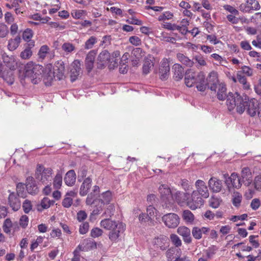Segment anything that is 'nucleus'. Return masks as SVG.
Segmentation results:
<instances>
[{"mask_svg": "<svg viewBox=\"0 0 261 261\" xmlns=\"http://www.w3.org/2000/svg\"><path fill=\"white\" fill-rule=\"evenodd\" d=\"M159 78L162 81L167 80L170 74V66L168 60L164 58L161 61L159 68Z\"/></svg>", "mask_w": 261, "mask_h": 261, "instance_id": "8", "label": "nucleus"}, {"mask_svg": "<svg viewBox=\"0 0 261 261\" xmlns=\"http://www.w3.org/2000/svg\"><path fill=\"white\" fill-rule=\"evenodd\" d=\"M227 106L229 111L236 107L237 112L242 114L245 110L251 117H254L261 111L258 101L255 98H250L247 95L241 96L238 92L230 93L227 96Z\"/></svg>", "mask_w": 261, "mask_h": 261, "instance_id": "1", "label": "nucleus"}, {"mask_svg": "<svg viewBox=\"0 0 261 261\" xmlns=\"http://www.w3.org/2000/svg\"><path fill=\"white\" fill-rule=\"evenodd\" d=\"M25 185L26 189L29 194L35 195L38 193L39 189L33 177H28L26 179Z\"/></svg>", "mask_w": 261, "mask_h": 261, "instance_id": "15", "label": "nucleus"}, {"mask_svg": "<svg viewBox=\"0 0 261 261\" xmlns=\"http://www.w3.org/2000/svg\"><path fill=\"white\" fill-rule=\"evenodd\" d=\"M206 81L207 84V88L216 92L218 85H219L217 73L214 71L211 72L207 77Z\"/></svg>", "mask_w": 261, "mask_h": 261, "instance_id": "9", "label": "nucleus"}, {"mask_svg": "<svg viewBox=\"0 0 261 261\" xmlns=\"http://www.w3.org/2000/svg\"><path fill=\"white\" fill-rule=\"evenodd\" d=\"M65 66L64 63L62 61L56 62L54 67V72L58 80H61L64 76Z\"/></svg>", "mask_w": 261, "mask_h": 261, "instance_id": "20", "label": "nucleus"}, {"mask_svg": "<svg viewBox=\"0 0 261 261\" xmlns=\"http://www.w3.org/2000/svg\"><path fill=\"white\" fill-rule=\"evenodd\" d=\"M161 37V40L162 41L170 42L173 44L175 43L176 39L174 37L168 36L167 33H162Z\"/></svg>", "mask_w": 261, "mask_h": 261, "instance_id": "51", "label": "nucleus"}, {"mask_svg": "<svg viewBox=\"0 0 261 261\" xmlns=\"http://www.w3.org/2000/svg\"><path fill=\"white\" fill-rule=\"evenodd\" d=\"M242 201V195L237 192L236 196L232 199V203L234 206L238 207L240 206Z\"/></svg>", "mask_w": 261, "mask_h": 261, "instance_id": "58", "label": "nucleus"}, {"mask_svg": "<svg viewBox=\"0 0 261 261\" xmlns=\"http://www.w3.org/2000/svg\"><path fill=\"white\" fill-rule=\"evenodd\" d=\"M31 201L28 199L25 200L22 203V208L25 214H28L32 209Z\"/></svg>", "mask_w": 261, "mask_h": 261, "instance_id": "45", "label": "nucleus"}, {"mask_svg": "<svg viewBox=\"0 0 261 261\" xmlns=\"http://www.w3.org/2000/svg\"><path fill=\"white\" fill-rule=\"evenodd\" d=\"M196 73L193 72L191 69H188L185 73V84L188 87H191L195 84Z\"/></svg>", "mask_w": 261, "mask_h": 261, "instance_id": "24", "label": "nucleus"}, {"mask_svg": "<svg viewBox=\"0 0 261 261\" xmlns=\"http://www.w3.org/2000/svg\"><path fill=\"white\" fill-rule=\"evenodd\" d=\"M162 220L169 228H175L179 223V218L174 213H169L162 217Z\"/></svg>", "mask_w": 261, "mask_h": 261, "instance_id": "7", "label": "nucleus"}, {"mask_svg": "<svg viewBox=\"0 0 261 261\" xmlns=\"http://www.w3.org/2000/svg\"><path fill=\"white\" fill-rule=\"evenodd\" d=\"M183 219L187 222L192 223L194 220V216L192 212L189 210H185L183 212Z\"/></svg>", "mask_w": 261, "mask_h": 261, "instance_id": "38", "label": "nucleus"}, {"mask_svg": "<svg viewBox=\"0 0 261 261\" xmlns=\"http://www.w3.org/2000/svg\"><path fill=\"white\" fill-rule=\"evenodd\" d=\"M237 79L238 81L243 85V88L245 89H249V85L247 82L246 78L242 75L241 74L238 73L237 74Z\"/></svg>", "mask_w": 261, "mask_h": 261, "instance_id": "46", "label": "nucleus"}, {"mask_svg": "<svg viewBox=\"0 0 261 261\" xmlns=\"http://www.w3.org/2000/svg\"><path fill=\"white\" fill-rule=\"evenodd\" d=\"M54 202V200H50L47 197H45L42 200L41 205L43 208L46 209L49 207L51 205H53Z\"/></svg>", "mask_w": 261, "mask_h": 261, "instance_id": "48", "label": "nucleus"}, {"mask_svg": "<svg viewBox=\"0 0 261 261\" xmlns=\"http://www.w3.org/2000/svg\"><path fill=\"white\" fill-rule=\"evenodd\" d=\"M53 170L50 168H45L43 166L38 164L36 169L35 178L43 184H51Z\"/></svg>", "mask_w": 261, "mask_h": 261, "instance_id": "4", "label": "nucleus"}, {"mask_svg": "<svg viewBox=\"0 0 261 261\" xmlns=\"http://www.w3.org/2000/svg\"><path fill=\"white\" fill-rule=\"evenodd\" d=\"M17 196L25 198L26 197V194L24 192V185L22 182H19L16 185V193Z\"/></svg>", "mask_w": 261, "mask_h": 261, "instance_id": "35", "label": "nucleus"}, {"mask_svg": "<svg viewBox=\"0 0 261 261\" xmlns=\"http://www.w3.org/2000/svg\"><path fill=\"white\" fill-rule=\"evenodd\" d=\"M48 50L49 47L47 45H44L42 46L40 48L38 53V55H39L40 57L42 59L44 58Z\"/></svg>", "mask_w": 261, "mask_h": 261, "instance_id": "60", "label": "nucleus"}, {"mask_svg": "<svg viewBox=\"0 0 261 261\" xmlns=\"http://www.w3.org/2000/svg\"><path fill=\"white\" fill-rule=\"evenodd\" d=\"M177 233L182 237L184 241L186 244H190L192 242L190 229L186 226H181L178 228Z\"/></svg>", "mask_w": 261, "mask_h": 261, "instance_id": "21", "label": "nucleus"}, {"mask_svg": "<svg viewBox=\"0 0 261 261\" xmlns=\"http://www.w3.org/2000/svg\"><path fill=\"white\" fill-rule=\"evenodd\" d=\"M223 8L225 10L228 11L231 14H233L234 15H238L239 14V11L230 5H225L223 6Z\"/></svg>", "mask_w": 261, "mask_h": 261, "instance_id": "61", "label": "nucleus"}, {"mask_svg": "<svg viewBox=\"0 0 261 261\" xmlns=\"http://www.w3.org/2000/svg\"><path fill=\"white\" fill-rule=\"evenodd\" d=\"M208 186L210 190L213 193H219L223 188L222 180L216 177H212L208 181Z\"/></svg>", "mask_w": 261, "mask_h": 261, "instance_id": "11", "label": "nucleus"}, {"mask_svg": "<svg viewBox=\"0 0 261 261\" xmlns=\"http://www.w3.org/2000/svg\"><path fill=\"white\" fill-rule=\"evenodd\" d=\"M96 55V51L92 50L90 51L86 56L85 60V65L88 73H90L94 67Z\"/></svg>", "mask_w": 261, "mask_h": 261, "instance_id": "14", "label": "nucleus"}, {"mask_svg": "<svg viewBox=\"0 0 261 261\" xmlns=\"http://www.w3.org/2000/svg\"><path fill=\"white\" fill-rule=\"evenodd\" d=\"M15 69H7L4 66H0V77H2L10 85L13 84L14 77L13 70Z\"/></svg>", "mask_w": 261, "mask_h": 261, "instance_id": "10", "label": "nucleus"}, {"mask_svg": "<svg viewBox=\"0 0 261 261\" xmlns=\"http://www.w3.org/2000/svg\"><path fill=\"white\" fill-rule=\"evenodd\" d=\"M170 240L175 247H178L181 245V241L176 234H171L170 235Z\"/></svg>", "mask_w": 261, "mask_h": 261, "instance_id": "49", "label": "nucleus"}, {"mask_svg": "<svg viewBox=\"0 0 261 261\" xmlns=\"http://www.w3.org/2000/svg\"><path fill=\"white\" fill-rule=\"evenodd\" d=\"M174 70V79L176 81L181 80L184 76V68L179 64H175L173 66Z\"/></svg>", "mask_w": 261, "mask_h": 261, "instance_id": "29", "label": "nucleus"}, {"mask_svg": "<svg viewBox=\"0 0 261 261\" xmlns=\"http://www.w3.org/2000/svg\"><path fill=\"white\" fill-rule=\"evenodd\" d=\"M4 62L6 63L7 68L10 69H15L16 63L14 60V58H10L8 56H3Z\"/></svg>", "mask_w": 261, "mask_h": 261, "instance_id": "34", "label": "nucleus"}, {"mask_svg": "<svg viewBox=\"0 0 261 261\" xmlns=\"http://www.w3.org/2000/svg\"><path fill=\"white\" fill-rule=\"evenodd\" d=\"M153 66V63L151 60L145 61L142 67L143 73L145 74H148Z\"/></svg>", "mask_w": 261, "mask_h": 261, "instance_id": "39", "label": "nucleus"}, {"mask_svg": "<svg viewBox=\"0 0 261 261\" xmlns=\"http://www.w3.org/2000/svg\"><path fill=\"white\" fill-rule=\"evenodd\" d=\"M8 204L12 210L17 211L21 206V202L15 192H11L8 197Z\"/></svg>", "mask_w": 261, "mask_h": 261, "instance_id": "17", "label": "nucleus"}, {"mask_svg": "<svg viewBox=\"0 0 261 261\" xmlns=\"http://www.w3.org/2000/svg\"><path fill=\"white\" fill-rule=\"evenodd\" d=\"M81 62L79 60H74L71 65L70 79L72 82L77 80L78 76L82 73Z\"/></svg>", "mask_w": 261, "mask_h": 261, "instance_id": "12", "label": "nucleus"}, {"mask_svg": "<svg viewBox=\"0 0 261 261\" xmlns=\"http://www.w3.org/2000/svg\"><path fill=\"white\" fill-rule=\"evenodd\" d=\"M142 49L141 48H134L132 51V56L137 59H139L142 55Z\"/></svg>", "mask_w": 261, "mask_h": 261, "instance_id": "62", "label": "nucleus"}, {"mask_svg": "<svg viewBox=\"0 0 261 261\" xmlns=\"http://www.w3.org/2000/svg\"><path fill=\"white\" fill-rule=\"evenodd\" d=\"M62 183V176L61 174L58 173L56 174L54 179V186L56 189H59L61 187Z\"/></svg>", "mask_w": 261, "mask_h": 261, "instance_id": "43", "label": "nucleus"}, {"mask_svg": "<svg viewBox=\"0 0 261 261\" xmlns=\"http://www.w3.org/2000/svg\"><path fill=\"white\" fill-rule=\"evenodd\" d=\"M195 186L197 189L196 191L198 195H201L204 198H206L209 196V192L205 183L202 180L198 179L195 182Z\"/></svg>", "mask_w": 261, "mask_h": 261, "instance_id": "18", "label": "nucleus"}, {"mask_svg": "<svg viewBox=\"0 0 261 261\" xmlns=\"http://www.w3.org/2000/svg\"><path fill=\"white\" fill-rule=\"evenodd\" d=\"M76 180V174L74 170H70L65 174L64 178V182L68 186H73Z\"/></svg>", "mask_w": 261, "mask_h": 261, "instance_id": "27", "label": "nucleus"}, {"mask_svg": "<svg viewBox=\"0 0 261 261\" xmlns=\"http://www.w3.org/2000/svg\"><path fill=\"white\" fill-rule=\"evenodd\" d=\"M92 178L90 176L86 178L82 184L79 194L82 196H86L91 187Z\"/></svg>", "mask_w": 261, "mask_h": 261, "instance_id": "25", "label": "nucleus"}, {"mask_svg": "<svg viewBox=\"0 0 261 261\" xmlns=\"http://www.w3.org/2000/svg\"><path fill=\"white\" fill-rule=\"evenodd\" d=\"M110 54L107 50L102 51L97 57V68L102 69L105 67V64L111 61Z\"/></svg>", "mask_w": 261, "mask_h": 261, "instance_id": "13", "label": "nucleus"}, {"mask_svg": "<svg viewBox=\"0 0 261 261\" xmlns=\"http://www.w3.org/2000/svg\"><path fill=\"white\" fill-rule=\"evenodd\" d=\"M43 82L47 86H50L54 79L56 77L54 71L52 72L50 67L46 68L44 69V72L42 74Z\"/></svg>", "mask_w": 261, "mask_h": 261, "instance_id": "23", "label": "nucleus"}, {"mask_svg": "<svg viewBox=\"0 0 261 261\" xmlns=\"http://www.w3.org/2000/svg\"><path fill=\"white\" fill-rule=\"evenodd\" d=\"M34 35L33 31L31 29H25L22 33V39L29 42L30 41H33L31 38L33 37Z\"/></svg>", "mask_w": 261, "mask_h": 261, "instance_id": "36", "label": "nucleus"}, {"mask_svg": "<svg viewBox=\"0 0 261 261\" xmlns=\"http://www.w3.org/2000/svg\"><path fill=\"white\" fill-rule=\"evenodd\" d=\"M129 41L132 44L135 46L140 45L142 42L140 38L136 36L130 37L129 38Z\"/></svg>", "mask_w": 261, "mask_h": 261, "instance_id": "59", "label": "nucleus"}, {"mask_svg": "<svg viewBox=\"0 0 261 261\" xmlns=\"http://www.w3.org/2000/svg\"><path fill=\"white\" fill-rule=\"evenodd\" d=\"M62 48L66 53H70L75 49V47L70 43L65 42L62 45Z\"/></svg>", "mask_w": 261, "mask_h": 261, "instance_id": "47", "label": "nucleus"}, {"mask_svg": "<svg viewBox=\"0 0 261 261\" xmlns=\"http://www.w3.org/2000/svg\"><path fill=\"white\" fill-rule=\"evenodd\" d=\"M102 202L104 204H108L111 200L112 194L109 191H107L102 194Z\"/></svg>", "mask_w": 261, "mask_h": 261, "instance_id": "50", "label": "nucleus"}, {"mask_svg": "<svg viewBox=\"0 0 261 261\" xmlns=\"http://www.w3.org/2000/svg\"><path fill=\"white\" fill-rule=\"evenodd\" d=\"M210 228L208 227L195 226L192 230L193 237L196 240H200L202 237V234H206L210 231Z\"/></svg>", "mask_w": 261, "mask_h": 261, "instance_id": "26", "label": "nucleus"}, {"mask_svg": "<svg viewBox=\"0 0 261 261\" xmlns=\"http://www.w3.org/2000/svg\"><path fill=\"white\" fill-rule=\"evenodd\" d=\"M96 42V38L94 36H91L89 39L86 41L85 44V48L87 49L92 48L94 44Z\"/></svg>", "mask_w": 261, "mask_h": 261, "instance_id": "44", "label": "nucleus"}, {"mask_svg": "<svg viewBox=\"0 0 261 261\" xmlns=\"http://www.w3.org/2000/svg\"><path fill=\"white\" fill-rule=\"evenodd\" d=\"M189 193H184L180 191L176 192L174 194V198L176 201L180 205L186 203L187 204Z\"/></svg>", "mask_w": 261, "mask_h": 261, "instance_id": "28", "label": "nucleus"}, {"mask_svg": "<svg viewBox=\"0 0 261 261\" xmlns=\"http://www.w3.org/2000/svg\"><path fill=\"white\" fill-rule=\"evenodd\" d=\"M83 244H85L87 251L88 250H92L97 248L96 243L94 241L86 239L84 240Z\"/></svg>", "mask_w": 261, "mask_h": 261, "instance_id": "42", "label": "nucleus"}, {"mask_svg": "<svg viewBox=\"0 0 261 261\" xmlns=\"http://www.w3.org/2000/svg\"><path fill=\"white\" fill-rule=\"evenodd\" d=\"M24 75L30 77L34 84H37L43 77L44 68L39 64H35L31 62L25 66Z\"/></svg>", "mask_w": 261, "mask_h": 261, "instance_id": "3", "label": "nucleus"}, {"mask_svg": "<svg viewBox=\"0 0 261 261\" xmlns=\"http://www.w3.org/2000/svg\"><path fill=\"white\" fill-rule=\"evenodd\" d=\"M177 58L179 61L188 67H192L194 64V62L192 60L189 59L188 57L182 54L178 53Z\"/></svg>", "mask_w": 261, "mask_h": 261, "instance_id": "33", "label": "nucleus"}, {"mask_svg": "<svg viewBox=\"0 0 261 261\" xmlns=\"http://www.w3.org/2000/svg\"><path fill=\"white\" fill-rule=\"evenodd\" d=\"M153 246L160 248L162 250H165L169 247L168 238L164 235H161L155 238L152 241Z\"/></svg>", "mask_w": 261, "mask_h": 261, "instance_id": "16", "label": "nucleus"}, {"mask_svg": "<svg viewBox=\"0 0 261 261\" xmlns=\"http://www.w3.org/2000/svg\"><path fill=\"white\" fill-rule=\"evenodd\" d=\"M88 169L86 166L82 167L79 172H78V176L77 180L79 182H81L83 179L86 177L87 174Z\"/></svg>", "mask_w": 261, "mask_h": 261, "instance_id": "41", "label": "nucleus"}, {"mask_svg": "<svg viewBox=\"0 0 261 261\" xmlns=\"http://www.w3.org/2000/svg\"><path fill=\"white\" fill-rule=\"evenodd\" d=\"M203 203L204 200L201 197L198 195V193L196 191H194L191 195L189 194L187 205L191 210H194L200 207Z\"/></svg>", "mask_w": 261, "mask_h": 261, "instance_id": "6", "label": "nucleus"}, {"mask_svg": "<svg viewBox=\"0 0 261 261\" xmlns=\"http://www.w3.org/2000/svg\"><path fill=\"white\" fill-rule=\"evenodd\" d=\"M21 41L20 36H17L14 39H10L8 41V48L10 51L16 49L19 46Z\"/></svg>", "mask_w": 261, "mask_h": 261, "instance_id": "31", "label": "nucleus"}, {"mask_svg": "<svg viewBox=\"0 0 261 261\" xmlns=\"http://www.w3.org/2000/svg\"><path fill=\"white\" fill-rule=\"evenodd\" d=\"M254 185L256 190H261V175H257L255 177Z\"/></svg>", "mask_w": 261, "mask_h": 261, "instance_id": "63", "label": "nucleus"}, {"mask_svg": "<svg viewBox=\"0 0 261 261\" xmlns=\"http://www.w3.org/2000/svg\"><path fill=\"white\" fill-rule=\"evenodd\" d=\"M246 5L249 6L251 11L258 10L260 6L258 1L256 0H246Z\"/></svg>", "mask_w": 261, "mask_h": 261, "instance_id": "37", "label": "nucleus"}, {"mask_svg": "<svg viewBox=\"0 0 261 261\" xmlns=\"http://www.w3.org/2000/svg\"><path fill=\"white\" fill-rule=\"evenodd\" d=\"M159 191L161 194V200L162 202H164L163 206L165 208L168 207L173 200L170 189L168 185L164 184L159 187Z\"/></svg>", "mask_w": 261, "mask_h": 261, "instance_id": "5", "label": "nucleus"}, {"mask_svg": "<svg viewBox=\"0 0 261 261\" xmlns=\"http://www.w3.org/2000/svg\"><path fill=\"white\" fill-rule=\"evenodd\" d=\"M230 92H229L228 94H226V87L225 85L224 84L221 83L218 85V90L217 92V98L220 100H224L225 99H227V96Z\"/></svg>", "mask_w": 261, "mask_h": 261, "instance_id": "30", "label": "nucleus"}, {"mask_svg": "<svg viewBox=\"0 0 261 261\" xmlns=\"http://www.w3.org/2000/svg\"><path fill=\"white\" fill-rule=\"evenodd\" d=\"M173 16V15L172 13L167 11L164 13H163L162 15H161L159 18L158 20L159 21H163L165 20H169L171 19Z\"/></svg>", "mask_w": 261, "mask_h": 261, "instance_id": "57", "label": "nucleus"}, {"mask_svg": "<svg viewBox=\"0 0 261 261\" xmlns=\"http://www.w3.org/2000/svg\"><path fill=\"white\" fill-rule=\"evenodd\" d=\"M98 196L96 195L95 194L91 192L90 194L88 195V196L86 200V203L87 205H91L94 203V201L96 199Z\"/></svg>", "mask_w": 261, "mask_h": 261, "instance_id": "54", "label": "nucleus"}, {"mask_svg": "<svg viewBox=\"0 0 261 261\" xmlns=\"http://www.w3.org/2000/svg\"><path fill=\"white\" fill-rule=\"evenodd\" d=\"M89 228V223L87 222H85L80 225L79 232L81 234H85L88 231Z\"/></svg>", "mask_w": 261, "mask_h": 261, "instance_id": "56", "label": "nucleus"}, {"mask_svg": "<svg viewBox=\"0 0 261 261\" xmlns=\"http://www.w3.org/2000/svg\"><path fill=\"white\" fill-rule=\"evenodd\" d=\"M24 46L25 48L21 52L20 56L22 59H28L32 55L31 49L34 47L35 42L34 41H30L29 42H27Z\"/></svg>", "mask_w": 261, "mask_h": 261, "instance_id": "22", "label": "nucleus"}, {"mask_svg": "<svg viewBox=\"0 0 261 261\" xmlns=\"http://www.w3.org/2000/svg\"><path fill=\"white\" fill-rule=\"evenodd\" d=\"M103 231L101 229L95 227L91 230V236L93 238H97L102 234Z\"/></svg>", "mask_w": 261, "mask_h": 261, "instance_id": "55", "label": "nucleus"}, {"mask_svg": "<svg viewBox=\"0 0 261 261\" xmlns=\"http://www.w3.org/2000/svg\"><path fill=\"white\" fill-rule=\"evenodd\" d=\"M100 225L107 230H110L109 238L113 242H117L121 233L125 229V225L122 222L113 221L110 219H105L101 221Z\"/></svg>", "mask_w": 261, "mask_h": 261, "instance_id": "2", "label": "nucleus"}, {"mask_svg": "<svg viewBox=\"0 0 261 261\" xmlns=\"http://www.w3.org/2000/svg\"><path fill=\"white\" fill-rule=\"evenodd\" d=\"M240 68L242 69V71H238L239 73L242 72L243 73L249 76L252 75L253 69L247 66H243Z\"/></svg>", "mask_w": 261, "mask_h": 261, "instance_id": "53", "label": "nucleus"}, {"mask_svg": "<svg viewBox=\"0 0 261 261\" xmlns=\"http://www.w3.org/2000/svg\"><path fill=\"white\" fill-rule=\"evenodd\" d=\"M231 187L232 190L233 189H240L242 185V182L241 181V179L239 177L238 174L235 173H233L231 174Z\"/></svg>", "mask_w": 261, "mask_h": 261, "instance_id": "32", "label": "nucleus"}, {"mask_svg": "<svg viewBox=\"0 0 261 261\" xmlns=\"http://www.w3.org/2000/svg\"><path fill=\"white\" fill-rule=\"evenodd\" d=\"M9 29L8 27L4 24H0V38H4L6 37L9 33Z\"/></svg>", "mask_w": 261, "mask_h": 261, "instance_id": "52", "label": "nucleus"}, {"mask_svg": "<svg viewBox=\"0 0 261 261\" xmlns=\"http://www.w3.org/2000/svg\"><path fill=\"white\" fill-rule=\"evenodd\" d=\"M241 181L246 186H249L252 181V176L250 169L244 167L241 171Z\"/></svg>", "mask_w": 261, "mask_h": 261, "instance_id": "19", "label": "nucleus"}, {"mask_svg": "<svg viewBox=\"0 0 261 261\" xmlns=\"http://www.w3.org/2000/svg\"><path fill=\"white\" fill-rule=\"evenodd\" d=\"M15 225L14 224L12 223L11 220L9 218L6 219L3 225V230L6 233L10 232V228L13 227Z\"/></svg>", "mask_w": 261, "mask_h": 261, "instance_id": "40", "label": "nucleus"}, {"mask_svg": "<svg viewBox=\"0 0 261 261\" xmlns=\"http://www.w3.org/2000/svg\"><path fill=\"white\" fill-rule=\"evenodd\" d=\"M28 217L27 215H23L20 218L19 224L22 227L25 228L28 224Z\"/></svg>", "mask_w": 261, "mask_h": 261, "instance_id": "64", "label": "nucleus"}]
</instances>
